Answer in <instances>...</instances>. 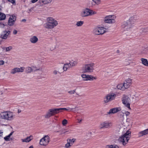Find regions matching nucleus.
<instances>
[{"instance_id": "f257e3e1", "label": "nucleus", "mask_w": 148, "mask_h": 148, "mask_svg": "<svg viewBox=\"0 0 148 148\" xmlns=\"http://www.w3.org/2000/svg\"><path fill=\"white\" fill-rule=\"evenodd\" d=\"M137 19V17L136 16L134 15L131 17L129 21L124 22L122 23L121 25L122 28L124 30H128L132 27L133 25L134 24Z\"/></svg>"}, {"instance_id": "f03ea898", "label": "nucleus", "mask_w": 148, "mask_h": 148, "mask_svg": "<svg viewBox=\"0 0 148 148\" xmlns=\"http://www.w3.org/2000/svg\"><path fill=\"white\" fill-rule=\"evenodd\" d=\"M131 132L128 130L123 135L120 137L119 140L122 143L124 146L128 142L131 137Z\"/></svg>"}, {"instance_id": "7ed1b4c3", "label": "nucleus", "mask_w": 148, "mask_h": 148, "mask_svg": "<svg viewBox=\"0 0 148 148\" xmlns=\"http://www.w3.org/2000/svg\"><path fill=\"white\" fill-rule=\"evenodd\" d=\"M48 21L45 24V27L47 29H52L58 24L57 21L51 17L47 18Z\"/></svg>"}, {"instance_id": "20e7f679", "label": "nucleus", "mask_w": 148, "mask_h": 148, "mask_svg": "<svg viewBox=\"0 0 148 148\" xmlns=\"http://www.w3.org/2000/svg\"><path fill=\"white\" fill-rule=\"evenodd\" d=\"M12 113L10 112H5L0 114V117L1 119L11 120L13 119Z\"/></svg>"}, {"instance_id": "39448f33", "label": "nucleus", "mask_w": 148, "mask_h": 148, "mask_svg": "<svg viewBox=\"0 0 148 148\" xmlns=\"http://www.w3.org/2000/svg\"><path fill=\"white\" fill-rule=\"evenodd\" d=\"M94 64L93 63L85 64L83 69L84 72H92L94 70Z\"/></svg>"}, {"instance_id": "423d86ee", "label": "nucleus", "mask_w": 148, "mask_h": 148, "mask_svg": "<svg viewBox=\"0 0 148 148\" xmlns=\"http://www.w3.org/2000/svg\"><path fill=\"white\" fill-rule=\"evenodd\" d=\"M116 96V95L114 93L107 95L104 98V101L105 103H107L114 99Z\"/></svg>"}, {"instance_id": "0eeeda50", "label": "nucleus", "mask_w": 148, "mask_h": 148, "mask_svg": "<svg viewBox=\"0 0 148 148\" xmlns=\"http://www.w3.org/2000/svg\"><path fill=\"white\" fill-rule=\"evenodd\" d=\"M56 108H53L50 109L49 110L48 112L45 116L46 118H48L54 115L57 113Z\"/></svg>"}, {"instance_id": "6e6552de", "label": "nucleus", "mask_w": 148, "mask_h": 148, "mask_svg": "<svg viewBox=\"0 0 148 148\" xmlns=\"http://www.w3.org/2000/svg\"><path fill=\"white\" fill-rule=\"evenodd\" d=\"M10 33L11 32L10 30L3 31L0 34V38L2 39L6 40L7 39Z\"/></svg>"}, {"instance_id": "1a4fd4ad", "label": "nucleus", "mask_w": 148, "mask_h": 148, "mask_svg": "<svg viewBox=\"0 0 148 148\" xmlns=\"http://www.w3.org/2000/svg\"><path fill=\"white\" fill-rule=\"evenodd\" d=\"M92 13L91 11L88 8L83 10L80 14L82 17H84L90 15Z\"/></svg>"}, {"instance_id": "9d476101", "label": "nucleus", "mask_w": 148, "mask_h": 148, "mask_svg": "<svg viewBox=\"0 0 148 148\" xmlns=\"http://www.w3.org/2000/svg\"><path fill=\"white\" fill-rule=\"evenodd\" d=\"M104 28L102 27L96 28L94 30V33L96 35L102 34L105 32Z\"/></svg>"}, {"instance_id": "9b49d317", "label": "nucleus", "mask_w": 148, "mask_h": 148, "mask_svg": "<svg viewBox=\"0 0 148 148\" xmlns=\"http://www.w3.org/2000/svg\"><path fill=\"white\" fill-rule=\"evenodd\" d=\"M113 16L109 15L106 16L104 18L105 23H115V20L113 18Z\"/></svg>"}, {"instance_id": "f8f14e48", "label": "nucleus", "mask_w": 148, "mask_h": 148, "mask_svg": "<svg viewBox=\"0 0 148 148\" xmlns=\"http://www.w3.org/2000/svg\"><path fill=\"white\" fill-rule=\"evenodd\" d=\"M84 81H92L94 79H96L95 77L92 76L91 75H87L86 74H82L81 75Z\"/></svg>"}, {"instance_id": "ddd939ff", "label": "nucleus", "mask_w": 148, "mask_h": 148, "mask_svg": "<svg viewBox=\"0 0 148 148\" xmlns=\"http://www.w3.org/2000/svg\"><path fill=\"white\" fill-rule=\"evenodd\" d=\"M25 68L23 67H21L20 68H15L12 69L11 71V73L14 74L16 73L19 72H23V71Z\"/></svg>"}, {"instance_id": "4468645a", "label": "nucleus", "mask_w": 148, "mask_h": 148, "mask_svg": "<svg viewBox=\"0 0 148 148\" xmlns=\"http://www.w3.org/2000/svg\"><path fill=\"white\" fill-rule=\"evenodd\" d=\"M121 110L120 108H115L110 109L109 112H107L108 114H110L111 113L114 114Z\"/></svg>"}, {"instance_id": "2eb2a0df", "label": "nucleus", "mask_w": 148, "mask_h": 148, "mask_svg": "<svg viewBox=\"0 0 148 148\" xmlns=\"http://www.w3.org/2000/svg\"><path fill=\"white\" fill-rule=\"evenodd\" d=\"M33 137L31 135L25 139H22L21 140L23 142L28 143L33 139Z\"/></svg>"}, {"instance_id": "dca6fc26", "label": "nucleus", "mask_w": 148, "mask_h": 148, "mask_svg": "<svg viewBox=\"0 0 148 148\" xmlns=\"http://www.w3.org/2000/svg\"><path fill=\"white\" fill-rule=\"evenodd\" d=\"M52 0H39L38 2L40 3V5H42L44 4H47L50 3Z\"/></svg>"}, {"instance_id": "f3484780", "label": "nucleus", "mask_w": 148, "mask_h": 148, "mask_svg": "<svg viewBox=\"0 0 148 148\" xmlns=\"http://www.w3.org/2000/svg\"><path fill=\"white\" fill-rule=\"evenodd\" d=\"M109 123L106 121L104 122L101 123L100 125V128H106L108 127L109 126Z\"/></svg>"}, {"instance_id": "a211bd4d", "label": "nucleus", "mask_w": 148, "mask_h": 148, "mask_svg": "<svg viewBox=\"0 0 148 148\" xmlns=\"http://www.w3.org/2000/svg\"><path fill=\"white\" fill-rule=\"evenodd\" d=\"M148 134V128L143 131L140 132L138 133L139 136H143Z\"/></svg>"}, {"instance_id": "6ab92c4d", "label": "nucleus", "mask_w": 148, "mask_h": 148, "mask_svg": "<svg viewBox=\"0 0 148 148\" xmlns=\"http://www.w3.org/2000/svg\"><path fill=\"white\" fill-rule=\"evenodd\" d=\"M29 40L32 43H35L38 41V39L36 36H34L30 38Z\"/></svg>"}, {"instance_id": "aec40b11", "label": "nucleus", "mask_w": 148, "mask_h": 148, "mask_svg": "<svg viewBox=\"0 0 148 148\" xmlns=\"http://www.w3.org/2000/svg\"><path fill=\"white\" fill-rule=\"evenodd\" d=\"M117 88L118 89L124 90H125V87L124 86V85L123 84H119L117 86Z\"/></svg>"}, {"instance_id": "412c9836", "label": "nucleus", "mask_w": 148, "mask_h": 148, "mask_svg": "<svg viewBox=\"0 0 148 148\" xmlns=\"http://www.w3.org/2000/svg\"><path fill=\"white\" fill-rule=\"evenodd\" d=\"M141 60L142 64L143 65L146 66H148V61L147 59L142 58L141 59Z\"/></svg>"}, {"instance_id": "4be33fe9", "label": "nucleus", "mask_w": 148, "mask_h": 148, "mask_svg": "<svg viewBox=\"0 0 148 148\" xmlns=\"http://www.w3.org/2000/svg\"><path fill=\"white\" fill-rule=\"evenodd\" d=\"M44 139V141L47 143V145L50 141V138L49 136L48 135L45 136L44 137H43Z\"/></svg>"}, {"instance_id": "5701e85b", "label": "nucleus", "mask_w": 148, "mask_h": 148, "mask_svg": "<svg viewBox=\"0 0 148 148\" xmlns=\"http://www.w3.org/2000/svg\"><path fill=\"white\" fill-rule=\"evenodd\" d=\"M70 65L69 63H66L65 64H64V66L63 67V69L64 71H66L68 68H69Z\"/></svg>"}, {"instance_id": "b1692460", "label": "nucleus", "mask_w": 148, "mask_h": 148, "mask_svg": "<svg viewBox=\"0 0 148 148\" xmlns=\"http://www.w3.org/2000/svg\"><path fill=\"white\" fill-rule=\"evenodd\" d=\"M5 18V15L4 13L0 12V21L4 20Z\"/></svg>"}, {"instance_id": "393cba45", "label": "nucleus", "mask_w": 148, "mask_h": 148, "mask_svg": "<svg viewBox=\"0 0 148 148\" xmlns=\"http://www.w3.org/2000/svg\"><path fill=\"white\" fill-rule=\"evenodd\" d=\"M15 21L12 20L10 19H9L8 22V25L10 26H13L15 23Z\"/></svg>"}, {"instance_id": "a878e982", "label": "nucleus", "mask_w": 148, "mask_h": 148, "mask_svg": "<svg viewBox=\"0 0 148 148\" xmlns=\"http://www.w3.org/2000/svg\"><path fill=\"white\" fill-rule=\"evenodd\" d=\"M44 138H42L40 140V145H47V143L44 141Z\"/></svg>"}, {"instance_id": "bb28decb", "label": "nucleus", "mask_w": 148, "mask_h": 148, "mask_svg": "<svg viewBox=\"0 0 148 148\" xmlns=\"http://www.w3.org/2000/svg\"><path fill=\"white\" fill-rule=\"evenodd\" d=\"M32 70V69L31 67H27L26 68V71L27 73H30Z\"/></svg>"}, {"instance_id": "cd10ccee", "label": "nucleus", "mask_w": 148, "mask_h": 148, "mask_svg": "<svg viewBox=\"0 0 148 148\" xmlns=\"http://www.w3.org/2000/svg\"><path fill=\"white\" fill-rule=\"evenodd\" d=\"M16 16L14 14H12L11 15L9 19L12 20H14L15 21L16 20Z\"/></svg>"}, {"instance_id": "c85d7f7f", "label": "nucleus", "mask_w": 148, "mask_h": 148, "mask_svg": "<svg viewBox=\"0 0 148 148\" xmlns=\"http://www.w3.org/2000/svg\"><path fill=\"white\" fill-rule=\"evenodd\" d=\"M84 22L83 21H78L76 23V25L77 26H81L84 24Z\"/></svg>"}, {"instance_id": "c756f323", "label": "nucleus", "mask_w": 148, "mask_h": 148, "mask_svg": "<svg viewBox=\"0 0 148 148\" xmlns=\"http://www.w3.org/2000/svg\"><path fill=\"white\" fill-rule=\"evenodd\" d=\"M57 111V113L61 112V111L62 110H68L66 108H56Z\"/></svg>"}, {"instance_id": "7c9ffc66", "label": "nucleus", "mask_w": 148, "mask_h": 148, "mask_svg": "<svg viewBox=\"0 0 148 148\" xmlns=\"http://www.w3.org/2000/svg\"><path fill=\"white\" fill-rule=\"evenodd\" d=\"M123 84L124 85V86L125 87V89H127L128 88L130 85H131L130 84H128V83H125V81Z\"/></svg>"}, {"instance_id": "2f4dec72", "label": "nucleus", "mask_w": 148, "mask_h": 148, "mask_svg": "<svg viewBox=\"0 0 148 148\" xmlns=\"http://www.w3.org/2000/svg\"><path fill=\"white\" fill-rule=\"evenodd\" d=\"M68 140V142L69 143H70L71 144V145H72L73 143L75 140V139L74 138H73L72 139H69Z\"/></svg>"}, {"instance_id": "473e14b6", "label": "nucleus", "mask_w": 148, "mask_h": 148, "mask_svg": "<svg viewBox=\"0 0 148 148\" xmlns=\"http://www.w3.org/2000/svg\"><path fill=\"white\" fill-rule=\"evenodd\" d=\"M70 66H73L76 65L77 64V62L76 61H74L73 62H71L69 63Z\"/></svg>"}, {"instance_id": "72a5a7b5", "label": "nucleus", "mask_w": 148, "mask_h": 148, "mask_svg": "<svg viewBox=\"0 0 148 148\" xmlns=\"http://www.w3.org/2000/svg\"><path fill=\"white\" fill-rule=\"evenodd\" d=\"M125 83H128V84H131L132 82V80L129 78H128V79H126L125 80Z\"/></svg>"}, {"instance_id": "f704fd0d", "label": "nucleus", "mask_w": 148, "mask_h": 148, "mask_svg": "<svg viewBox=\"0 0 148 148\" xmlns=\"http://www.w3.org/2000/svg\"><path fill=\"white\" fill-rule=\"evenodd\" d=\"M67 120L66 119H64L63 120V121H62V124L64 126H65L67 124Z\"/></svg>"}, {"instance_id": "c9c22d12", "label": "nucleus", "mask_w": 148, "mask_h": 148, "mask_svg": "<svg viewBox=\"0 0 148 148\" xmlns=\"http://www.w3.org/2000/svg\"><path fill=\"white\" fill-rule=\"evenodd\" d=\"M10 137V136H9L8 135L7 136H5V137H4V139L5 141H8L10 140V139H9Z\"/></svg>"}, {"instance_id": "e433bc0d", "label": "nucleus", "mask_w": 148, "mask_h": 148, "mask_svg": "<svg viewBox=\"0 0 148 148\" xmlns=\"http://www.w3.org/2000/svg\"><path fill=\"white\" fill-rule=\"evenodd\" d=\"M123 103L125 105L127 104L128 103L126 99H124L122 100Z\"/></svg>"}, {"instance_id": "4c0bfd02", "label": "nucleus", "mask_w": 148, "mask_h": 148, "mask_svg": "<svg viewBox=\"0 0 148 148\" xmlns=\"http://www.w3.org/2000/svg\"><path fill=\"white\" fill-rule=\"evenodd\" d=\"M5 48L6 51H9L10 50L12 49V47L11 46H9Z\"/></svg>"}, {"instance_id": "58836bf2", "label": "nucleus", "mask_w": 148, "mask_h": 148, "mask_svg": "<svg viewBox=\"0 0 148 148\" xmlns=\"http://www.w3.org/2000/svg\"><path fill=\"white\" fill-rule=\"evenodd\" d=\"M67 143L65 145V147H66L67 148L69 147L70 146H71V144L70 143H69L68 142V140H67Z\"/></svg>"}, {"instance_id": "ea45409f", "label": "nucleus", "mask_w": 148, "mask_h": 148, "mask_svg": "<svg viewBox=\"0 0 148 148\" xmlns=\"http://www.w3.org/2000/svg\"><path fill=\"white\" fill-rule=\"evenodd\" d=\"M76 90V89H75L73 90L69 91L68 92V93L71 95L74 94Z\"/></svg>"}, {"instance_id": "a19ab883", "label": "nucleus", "mask_w": 148, "mask_h": 148, "mask_svg": "<svg viewBox=\"0 0 148 148\" xmlns=\"http://www.w3.org/2000/svg\"><path fill=\"white\" fill-rule=\"evenodd\" d=\"M125 105L126 107L127 108L129 109V110H131V109L130 107V103H127Z\"/></svg>"}, {"instance_id": "79ce46f5", "label": "nucleus", "mask_w": 148, "mask_h": 148, "mask_svg": "<svg viewBox=\"0 0 148 148\" xmlns=\"http://www.w3.org/2000/svg\"><path fill=\"white\" fill-rule=\"evenodd\" d=\"M5 25L3 24L2 22H0V27L3 28L4 27Z\"/></svg>"}, {"instance_id": "37998d69", "label": "nucleus", "mask_w": 148, "mask_h": 148, "mask_svg": "<svg viewBox=\"0 0 148 148\" xmlns=\"http://www.w3.org/2000/svg\"><path fill=\"white\" fill-rule=\"evenodd\" d=\"M8 1L14 4L15 3V0H8Z\"/></svg>"}, {"instance_id": "c03bdc74", "label": "nucleus", "mask_w": 148, "mask_h": 148, "mask_svg": "<svg viewBox=\"0 0 148 148\" xmlns=\"http://www.w3.org/2000/svg\"><path fill=\"white\" fill-rule=\"evenodd\" d=\"M66 131H65V129H63L62 131L61 130L60 134H64L65 133Z\"/></svg>"}, {"instance_id": "a18cd8bd", "label": "nucleus", "mask_w": 148, "mask_h": 148, "mask_svg": "<svg viewBox=\"0 0 148 148\" xmlns=\"http://www.w3.org/2000/svg\"><path fill=\"white\" fill-rule=\"evenodd\" d=\"M93 1H94L95 3L96 4H99V0H92Z\"/></svg>"}, {"instance_id": "49530a36", "label": "nucleus", "mask_w": 148, "mask_h": 148, "mask_svg": "<svg viewBox=\"0 0 148 148\" xmlns=\"http://www.w3.org/2000/svg\"><path fill=\"white\" fill-rule=\"evenodd\" d=\"M4 63V62L3 60H0V66L3 65Z\"/></svg>"}, {"instance_id": "de8ad7c7", "label": "nucleus", "mask_w": 148, "mask_h": 148, "mask_svg": "<svg viewBox=\"0 0 148 148\" xmlns=\"http://www.w3.org/2000/svg\"><path fill=\"white\" fill-rule=\"evenodd\" d=\"M34 9V7H33L31 8L29 10V12H28V13H30V12H31L32 10H33Z\"/></svg>"}, {"instance_id": "09e8293b", "label": "nucleus", "mask_w": 148, "mask_h": 148, "mask_svg": "<svg viewBox=\"0 0 148 148\" xmlns=\"http://www.w3.org/2000/svg\"><path fill=\"white\" fill-rule=\"evenodd\" d=\"M112 145H108L106 146V148H112Z\"/></svg>"}, {"instance_id": "8fccbe9b", "label": "nucleus", "mask_w": 148, "mask_h": 148, "mask_svg": "<svg viewBox=\"0 0 148 148\" xmlns=\"http://www.w3.org/2000/svg\"><path fill=\"white\" fill-rule=\"evenodd\" d=\"M58 73H59V72L56 70L54 71L53 72V74H54L55 75H56Z\"/></svg>"}, {"instance_id": "3c124183", "label": "nucleus", "mask_w": 148, "mask_h": 148, "mask_svg": "<svg viewBox=\"0 0 148 148\" xmlns=\"http://www.w3.org/2000/svg\"><path fill=\"white\" fill-rule=\"evenodd\" d=\"M112 148H119V146L116 145H112Z\"/></svg>"}, {"instance_id": "603ef678", "label": "nucleus", "mask_w": 148, "mask_h": 148, "mask_svg": "<svg viewBox=\"0 0 148 148\" xmlns=\"http://www.w3.org/2000/svg\"><path fill=\"white\" fill-rule=\"evenodd\" d=\"M17 33V30L15 29H14L13 30V33L14 34H16Z\"/></svg>"}, {"instance_id": "864d4df0", "label": "nucleus", "mask_w": 148, "mask_h": 148, "mask_svg": "<svg viewBox=\"0 0 148 148\" xmlns=\"http://www.w3.org/2000/svg\"><path fill=\"white\" fill-rule=\"evenodd\" d=\"M126 115V116H128L130 114V112H126L125 113Z\"/></svg>"}, {"instance_id": "5fc2aeb1", "label": "nucleus", "mask_w": 148, "mask_h": 148, "mask_svg": "<svg viewBox=\"0 0 148 148\" xmlns=\"http://www.w3.org/2000/svg\"><path fill=\"white\" fill-rule=\"evenodd\" d=\"M3 132H2V130H0V137L1 136L3 135Z\"/></svg>"}, {"instance_id": "6e6d98bb", "label": "nucleus", "mask_w": 148, "mask_h": 148, "mask_svg": "<svg viewBox=\"0 0 148 148\" xmlns=\"http://www.w3.org/2000/svg\"><path fill=\"white\" fill-rule=\"evenodd\" d=\"M38 0H32V2L33 3H34L37 1Z\"/></svg>"}, {"instance_id": "4d7b16f0", "label": "nucleus", "mask_w": 148, "mask_h": 148, "mask_svg": "<svg viewBox=\"0 0 148 148\" xmlns=\"http://www.w3.org/2000/svg\"><path fill=\"white\" fill-rule=\"evenodd\" d=\"M14 132H11L8 135V136H10H10H12V134H13V133Z\"/></svg>"}, {"instance_id": "13d9d810", "label": "nucleus", "mask_w": 148, "mask_h": 148, "mask_svg": "<svg viewBox=\"0 0 148 148\" xmlns=\"http://www.w3.org/2000/svg\"><path fill=\"white\" fill-rule=\"evenodd\" d=\"M41 69H40V68H39V69H36L35 70H34V71H38V70H40Z\"/></svg>"}, {"instance_id": "bf43d9fd", "label": "nucleus", "mask_w": 148, "mask_h": 148, "mask_svg": "<svg viewBox=\"0 0 148 148\" xmlns=\"http://www.w3.org/2000/svg\"><path fill=\"white\" fill-rule=\"evenodd\" d=\"M29 148H34V147L32 145H31L29 147Z\"/></svg>"}, {"instance_id": "052dcab7", "label": "nucleus", "mask_w": 148, "mask_h": 148, "mask_svg": "<svg viewBox=\"0 0 148 148\" xmlns=\"http://www.w3.org/2000/svg\"><path fill=\"white\" fill-rule=\"evenodd\" d=\"M26 21V20L25 19H24L22 20V21Z\"/></svg>"}, {"instance_id": "680f3d73", "label": "nucleus", "mask_w": 148, "mask_h": 148, "mask_svg": "<svg viewBox=\"0 0 148 148\" xmlns=\"http://www.w3.org/2000/svg\"><path fill=\"white\" fill-rule=\"evenodd\" d=\"M1 8V6L0 5V11H1L2 10Z\"/></svg>"}, {"instance_id": "e2e57ef3", "label": "nucleus", "mask_w": 148, "mask_h": 148, "mask_svg": "<svg viewBox=\"0 0 148 148\" xmlns=\"http://www.w3.org/2000/svg\"><path fill=\"white\" fill-rule=\"evenodd\" d=\"M120 51H119V50H117V51H116V53H119Z\"/></svg>"}, {"instance_id": "0e129e2a", "label": "nucleus", "mask_w": 148, "mask_h": 148, "mask_svg": "<svg viewBox=\"0 0 148 148\" xmlns=\"http://www.w3.org/2000/svg\"><path fill=\"white\" fill-rule=\"evenodd\" d=\"M21 112V110H18V113H20Z\"/></svg>"}, {"instance_id": "69168bd1", "label": "nucleus", "mask_w": 148, "mask_h": 148, "mask_svg": "<svg viewBox=\"0 0 148 148\" xmlns=\"http://www.w3.org/2000/svg\"><path fill=\"white\" fill-rule=\"evenodd\" d=\"M61 132V130H59V131H57L56 132Z\"/></svg>"}, {"instance_id": "338daca9", "label": "nucleus", "mask_w": 148, "mask_h": 148, "mask_svg": "<svg viewBox=\"0 0 148 148\" xmlns=\"http://www.w3.org/2000/svg\"><path fill=\"white\" fill-rule=\"evenodd\" d=\"M33 67V68H36V66H34Z\"/></svg>"}, {"instance_id": "774afa93", "label": "nucleus", "mask_w": 148, "mask_h": 148, "mask_svg": "<svg viewBox=\"0 0 148 148\" xmlns=\"http://www.w3.org/2000/svg\"><path fill=\"white\" fill-rule=\"evenodd\" d=\"M82 121V120H80L79 121V123H80Z\"/></svg>"}]
</instances>
